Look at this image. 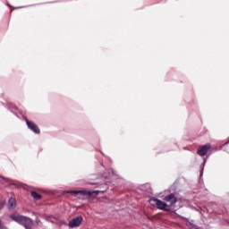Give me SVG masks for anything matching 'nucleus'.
<instances>
[{
  "label": "nucleus",
  "mask_w": 229,
  "mask_h": 229,
  "mask_svg": "<svg viewBox=\"0 0 229 229\" xmlns=\"http://www.w3.org/2000/svg\"><path fill=\"white\" fill-rule=\"evenodd\" d=\"M164 201L157 198H151L149 199V204L152 207H156V208H158L159 210H165L166 212H169V210H171V207H173V205L178 201V199H176V197L171 193L164 198Z\"/></svg>",
  "instance_id": "obj_1"
},
{
  "label": "nucleus",
  "mask_w": 229,
  "mask_h": 229,
  "mask_svg": "<svg viewBox=\"0 0 229 229\" xmlns=\"http://www.w3.org/2000/svg\"><path fill=\"white\" fill-rule=\"evenodd\" d=\"M99 191H65L63 194H73L78 199H85V196H92L94 194L98 195Z\"/></svg>",
  "instance_id": "obj_2"
},
{
  "label": "nucleus",
  "mask_w": 229,
  "mask_h": 229,
  "mask_svg": "<svg viewBox=\"0 0 229 229\" xmlns=\"http://www.w3.org/2000/svg\"><path fill=\"white\" fill-rule=\"evenodd\" d=\"M11 219L16 223H19V225H22L26 229L30 228V226L32 225V222L29 217L21 215H11Z\"/></svg>",
  "instance_id": "obj_3"
},
{
  "label": "nucleus",
  "mask_w": 229,
  "mask_h": 229,
  "mask_svg": "<svg viewBox=\"0 0 229 229\" xmlns=\"http://www.w3.org/2000/svg\"><path fill=\"white\" fill-rule=\"evenodd\" d=\"M210 151H214V147H212L210 143H208L199 147L197 155L199 157H205V155Z\"/></svg>",
  "instance_id": "obj_4"
},
{
  "label": "nucleus",
  "mask_w": 229,
  "mask_h": 229,
  "mask_svg": "<svg viewBox=\"0 0 229 229\" xmlns=\"http://www.w3.org/2000/svg\"><path fill=\"white\" fill-rule=\"evenodd\" d=\"M25 123L27 124V128H29L30 131H33V133H36V135H38L40 133V129H38V126L36 124L35 122L25 119Z\"/></svg>",
  "instance_id": "obj_5"
},
{
  "label": "nucleus",
  "mask_w": 229,
  "mask_h": 229,
  "mask_svg": "<svg viewBox=\"0 0 229 229\" xmlns=\"http://www.w3.org/2000/svg\"><path fill=\"white\" fill-rule=\"evenodd\" d=\"M82 221H83V217L77 216L69 222V227L70 228H78V226H80V225H81Z\"/></svg>",
  "instance_id": "obj_6"
},
{
  "label": "nucleus",
  "mask_w": 229,
  "mask_h": 229,
  "mask_svg": "<svg viewBox=\"0 0 229 229\" xmlns=\"http://www.w3.org/2000/svg\"><path fill=\"white\" fill-rule=\"evenodd\" d=\"M15 207H17V201H15V199L13 198L9 199L8 208H10V210H13Z\"/></svg>",
  "instance_id": "obj_7"
},
{
  "label": "nucleus",
  "mask_w": 229,
  "mask_h": 229,
  "mask_svg": "<svg viewBox=\"0 0 229 229\" xmlns=\"http://www.w3.org/2000/svg\"><path fill=\"white\" fill-rule=\"evenodd\" d=\"M31 196H32V198H34L35 199H40V195L38 194V193H37V192H35V191H33L32 193H31Z\"/></svg>",
  "instance_id": "obj_8"
},
{
  "label": "nucleus",
  "mask_w": 229,
  "mask_h": 229,
  "mask_svg": "<svg viewBox=\"0 0 229 229\" xmlns=\"http://www.w3.org/2000/svg\"><path fill=\"white\" fill-rule=\"evenodd\" d=\"M109 174L110 176H115V174H117V171L114 170V168H110Z\"/></svg>",
  "instance_id": "obj_9"
},
{
  "label": "nucleus",
  "mask_w": 229,
  "mask_h": 229,
  "mask_svg": "<svg viewBox=\"0 0 229 229\" xmlns=\"http://www.w3.org/2000/svg\"><path fill=\"white\" fill-rule=\"evenodd\" d=\"M4 207V201H0V208H3Z\"/></svg>",
  "instance_id": "obj_10"
},
{
  "label": "nucleus",
  "mask_w": 229,
  "mask_h": 229,
  "mask_svg": "<svg viewBox=\"0 0 229 229\" xmlns=\"http://www.w3.org/2000/svg\"><path fill=\"white\" fill-rule=\"evenodd\" d=\"M4 177L0 176V182H1V183H3V182H4Z\"/></svg>",
  "instance_id": "obj_11"
},
{
  "label": "nucleus",
  "mask_w": 229,
  "mask_h": 229,
  "mask_svg": "<svg viewBox=\"0 0 229 229\" xmlns=\"http://www.w3.org/2000/svg\"><path fill=\"white\" fill-rule=\"evenodd\" d=\"M205 164H207V159H204L203 165H205Z\"/></svg>",
  "instance_id": "obj_12"
}]
</instances>
